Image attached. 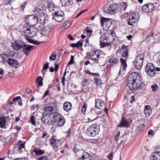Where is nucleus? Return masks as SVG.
Wrapping results in <instances>:
<instances>
[{"mask_svg":"<svg viewBox=\"0 0 160 160\" xmlns=\"http://www.w3.org/2000/svg\"><path fill=\"white\" fill-rule=\"evenodd\" d=\"M71 46L73 48H78V46H77L76 43H72Z\"/></svg>","mask_w":160,"mask_h":160,"instance_id":"nucleus-59","label":"nucleus"},{"mask_svg":"<svg viewBox=\"0 0 160 160\" xmlns=\"http://www.w3.org/2000/svg\"><path fill=\"white\" fill-rule=\"evenodd\" d=\"M79 158L80 160H91L92 156L86 152H83L82 157Z\"/></svg>","mask_w":160,"mask_h":160,"instance_id":"nucleus-21","label":"nucleus"},{"mask_svg":"<svg viewBox=\"0 0 160 160\" xmlns=\"http://www.w3.org/2000/svg\"><path fill=\"white\" fill-rule=\"evenodd\" d=\"M4 75V71L3 69L0 68V78H2Z\"/></svg>","mask_w":160,"mask_h":160,"instance_id":"nucleus-48","label":"nucleus"},{"mask_svg":"<svg viewBox=\"0 0 160 160\" xmlns=\"http://www.w3.org/2000/svg\"><path fill=\"white\" fill-rule=\"evenodd\" d=\"M26 2H25L24 3H23L21 5V10H24L26 5Z\"/></svg>","mask_w":160,"mask_h":160,"instance_id":"nucleus-49","label":"nucleus"},{"mask_svg":"<svg viewBox=\"0 0 160 160\" xmlns=\"http://www.w3.org/2000/svg\"><path fill=\"white\" fill-rule=\"evenodd\" d=\"M38 32V29L36 28L30 27L24 31V36L29 42L36 45H39L41 43L40 42L37 41L33 42L32 40L31 39L37 35Z\"/></svg>","mask_w":160,"mask_h":160,"instance_id":"nucleus-3","label":"nucleus"},{"mask_svg":"<svg viewBox=\"0 0 160 160\" xmlns=\"http://www.w3.org/2000/svg\"><path fill=\"white\" fill-rule=\"evenodd\" d=\"M127 83V86L131 90H138L142 83L140 76L136 72L132 73L128 75Z\"/></svg>","mask_w":160,"mask_h":160,"instance_id":"nucleus-1","label":"nucleus"},{"mask_svg":"<svg viewBox=\"0 0 160 160\" xmlns=\"http://www.w3.org/2000/svg\"><path fill=\"white\" fill-rule=\"evenodd\" d=\"M104 105V101L100 98L95 99V107L99 109H101V108Z\"/></svg>","mask_w":160,"mask_h":160,"instance_id":"nucleus-20","label":"nucleus"},{"mask_svg":"<svg viewBox=\"0 0 160 160\" xmlns=\"http://www.w3.org/2000/svg\"><path fill=\"white\" fill-rule=\"evenodd\" d=\"M33 152L35 153L36 156H41L45 153L44 150H42L37 148H34Z\"/></svg>","mask_w":160,"mask_h":160,"instance_id":"nucleus-23","label":"nucleus"},{"mask_svg":"<svg viewBox=\"0 0 160 160\" xmlns=\"http://www.w3.org/2000/svg\"><path fill=\"white\" fill-rule=\"evenodd\" d=\"M118 4L116 3L111 4L108 8H104L103 11L106 13L112 14L118 8Z\"/></svg>","mask_w":160,"mask_h":160,"instance_id":"nucleus-12","label":"nucleus"},{"mask_svg":"<svg viewBox=\"0 0 160 160\" xmlns=\"http://www.w3.org/2000/svg\"><path fill=\"white\" fill-rule=\"evenodd\" d=\"M89 56L92 60L98 61L100 58L99 52L98 50L92 51L89 53Z\"/></svg>","mask_w":160,"mask_h":160,"instance_id":"nucleus-14","label":"nucleus"},{"mask_svg":"<svg viewBox=\"0 0 160 160\" xmlns=\"http://www.w3.org/2000/svg\"><path fill=\"white\" fill-rule=\"evenodd\" d=\"M145 114L147 116H149L152 113V110H144Z\"/></svg>","mask_w":160,"mask_h":160,"instance_id":"nucleus-44","label":"nucleus"},{"mask_svg":"<svg viewBox=\"0 0 160 160\" xmlns=\"http://www.w3.org/2000/svg\"><path fill=\"white\" fill-rule=\"evenodd\" d=\"M22 47V50L25 54L28 55L30 52L31 51L35 48L34 46L29 45H26L24 43Z\"/></svg>","mask_w":160,"mask_h":160,"instance_id":"nucleus-16","label":"nucleus"},{"mask_svg":"<svg viewBox=\"0 0 160 160\" xmlns=\"http://www.w3.org/2000/svg\"><path fill=\"white\" fill-rule=\"evenodd\" d=\"M44 112L43 115L48 116L50 117L51 115L55 113L52 106H49L47 105H45L44 108Z\"/></svg>","mask_w":160,"mask_h":160,"instance_id":"nucleus-13","label":"nucleus"},{"mask_svg":"<svg viewBox=\"0 0 160 160\" xmlns=\"http://www.w3.org/2000/svg\"><path fill=\"white\" fill-rule=\"evenodd\" d=\"M70 25L71 23L69 22H66L63 24V27L65 29H67L70 26Z\"/></svg>","mask_w":160,"mask_h":160,"instance_id":"nucleus-40","label":"nucleus"},{"mask_svg":"<svg viewBox=\"0 0 160 160\" xmlns=\"http://www.w3.org/2000/svg\"><path fill=\"white\" fill-rule=\"evenodd\" d=\"M108 62L109 63L111 66H113L115 64H117L118 62V59L115 58H109Z\"/></svg>","mask_w":160,"mask_h":160,"instance_id":"nucleus-28","label":"nucleus"},{"mask_svg":"<svg viewBox=\"0 0 160 160\" xmlns=\"http://www.w3.org/2000/svg\"><path fill=\"white\" fill-rule=\"evenodd\" d=\"M144 58V55L143 54H140L137 57L135 62V67L137 69H140L142 65Z\"/></svg>","mask_w":160,"mask_h":160,"instance_id":"nucleus-9","label":"nucleus"},{"mask_svg":"<svg viewBox=\"0 0 160 160\" xmlns=\"http://www.w3.org/2000/svg\"><path fill=\"white\" fill-rule=\"evenodd\" d=\"M128 49H126L124 51H123L122 57L123 58H127L128 56Z\"/></svg>","mask_w":160,"mask_h":160,"instance_id":"nucleus-36","label":"nucleus"},{"mask_svg":"<svg viewBox=\"0 0 160 160\" xmlns=\"http://www.w3.org/2000/svg\"><path fill=\"white\" fill-rule=\"evenodd\" d=\"M157 63L159 65H160V53L158 55V60L157 61Z\"/></svg>","mask_w":160,"mask_h":160,"instance_id":"nucleus-56","label":"nucleus"},{"mask_svg":"<svg viewBox=\"0 0 160 160\" xmlns=\"http://www.w3.org/2000/svg\"><path fill=\"white\" fill-rule=\"evenodd\" d=\"M99 126L97 124H92L87 129L86 133L89 136L94 137L99 132Z\"/></svg>","mask_w":160,"mask_h":160,"instance_id":"nucleus-6","label":"nucleus"},{"mask_svg":"<svg viewBox=\"0 0 160 160\" xmlns=\"http://www.w3.org/2000/svg\"><path fill=\"white\" fill-rule=\"evenodd\" d=\"M59 68V65L58 64H57L56 65L55 68H54V70L56 72H57L58 71Z\"/></svg>","mask_w":160,"mask_h":160,"instance_id":"nucleus-63","label":"nucleus"},{"mask_svg":"<svg viewBox=\"0 0 160 160\" xmlns=\"http://www.w3.org/2000/svg\"><path fill=\"white\" fill-rule=\"evenodd\" d=\"M52 122L58 127L63 126L65 122L64 117L60 113H55L52 117Z\"/></svg>","mask_w":160,"mask_h":160,"instance_id":"nucleus-5","label":"nucleus"},{"mask_svg":"<svg viewBox=\"0 0 160 160\" xmlns=\"http://www.w3.org/2000/svg\"><path fill=\"white\" fill-rule=\"evenodd\" d=\"M41 120L42 122H43L44 123H45L46 122V119L45 118V116H44L43 117L42 119Z\"/></svg>","mask_w":160,"mask_h":160,"instance_id":"nucleus-62","label":"nucleus"},{"mask_svg":"<svg viewBox=\"0 0 160 160\" xmlns=\"http://www.w3.org/2000/svg\"><path fill=\"white\" fill-rule=\"evenodd\" d=\"M120 61L122 64V67H123V69H125L127 67V64L125 60L122 58L120 59Z\"/></svg>","mask_w":160,"mask_h":160,"instance_id":"nucleus-35","label":"nucleus"},{"mask_svg":"<svg viewBox=\"0 0 160 160\" xmlns=\"http://www.w3.org/2000/svg\"><path fill=\"white\" fill-rule=\"evenodd\" d=\"M15 0H5V3L6 4H9L11 3V1H14Z\"/></svg>","mask_w":160,"mask_h":160,"instance_id":"nucleus-55","label":"nucleus"},{"mask_svg":"<svg viewBox=\"0 0 160 160\" xmlns=\"http://www.w3.org/2000/svg\"><path fill=\"white\" fill-rule=\"evenodd\" d=\"M74 57L73 56H71L70 61L68 63V65H70L72 64L74 62Z\"/></svg>","mask_w":160,"mask_h":160,"instance_id":"nucleus-43","label":"nucleus"},{"mask_svg":"<svg viewBox=\"0 0 160 160\" xmlns=\"http://www.w3.org/2000/svg\"><path fill=\"white\" fill-rule=\"evenodd\" d=\"M56 58V55L53 54H52L49 57V59L51 61H52L55 60Z\"/></svg>","mask_w":160,"mask_h":160,"instance_id":"nucleus-41","label":"nucleus"},{"mask_svg":"<svg viewBox=\"0 0 160 160\" xmlns=\"http://www.w3.org/2000/svg\"><path fill=\"white\" fill-rule=\"evenodd\" d=\"M152 91L155 92L157 91L158 88V85L156 84H154L151 86Z\"/></svg>","mask_w":160,"mask_h":160,"instance_id":"nucleus-37","label":"nucleus"},{"mask_svg":"<svg viewBox=\"0 0 160 160\" xmlns=\"http://www.w3.org/2000/svg\"><path fill=\"white\" fill-rule=\"evenodd\" d=\"M116 35L114 32H108L103 35H102L100 39V46L102 48L109 45L115 39Z\"/></svg>","mask_w":160,"mask_h":160,"instance_id":"nucleus-2","label":"nucleus"},{"mask_svg":"<svg viewBox=\"0 0 160 160\" xmlns=\"http://www.w3.org/2000/svg\"><path fill=\"white\" fill-rule=\"evenodd\" d=\"M131 101L130 102L131 103H133L135 101V98L134 96H132L131 97Z\"/></svg>","mask_w":160,"mask_h":160,"instance_id":"nucleus-54","label":"nucleus"},{"mask_svg":"<svg viewBox=\"0 0 160 160\" xmlns=\"http://www.w3.org/2000/svg\"><path fill=\"white\" fill-rule=\"evenodd\" d=\"M65 133L66 134L67 137H69L71 134V130L69 129L67 131H66Z\"/></svg>","mask_w":160,"mask_h":160,"instance_id":"nucleus-45","label":"nucleus"},{"mask_svg":"<svg viewBox=\"0 0 160 160\" xmlns=\"http://www.w3.org/2000/svg\"><path fill=\"white\" fill-rule=\"evenodd\" d=\"M73 150L75 153H76L77 157L78 158L80 157V156H78V155L82 154V152L80 151L75 147H74Z\"/></svg>","mask_w":160,"mask_h":160,"instance_id":"nucleus-32","label":"nucleus"},{"mask_svg":"<svg viewBox=\"0 0 160 160\" xmlns=\"http://www.w3.org/2000/svg\"><path fill=\"white\" fill-rule=\"evenodd\" d=\"M21 99V98L20 96H18L14 98L13 99V101H14L19 100Z\"/></svg>","mask_w":160,"mask_h":160,"instance_id":"nucleus-52","label":"nucleus"},{"mask_svg":"<svg viewBox=\"0 0 160 160\" xmlns=\"http://www.w3.org/2000/svg\"><path fill=\"white\" fill-rule=\"evenodd\" d=\"M87 107V104H86V103L85 102H84L83 105L81 109L82 112L84 114H85L86 113Z\"/></svg>","mask_w":160,"mask_h":160,"instance_id":"nucleus-38","label":"nucleus"},{"mask_svg":"<svg viewBox=\"0 0 160 160\" xmlns=\"http://www.w3.org/2000/svg\"><path fill=\"white\" fill-rule=\"evenodd\" d=\"M37 19V23L38 22L42 25H45L48 22V17L44 12L43 9L37 8L35 11Z\"/></svg>","mask_w":160,"mask_h":160,"instance_id":"nucleus-4","label":"nucleus"},{"mask_svg":"<svg viewBox=\"0 0 160 160\" xmlns=\"http://www.w3.org/2000/svg\"><path fill=\"white\" fill-rule=\"evenodd\" d=\"M31 123L33 125H36V122L35 121V118L33 115H32L31 117Z\"/></svg>","mask_w":160,"mask_h":160,"instance_id":"nucleus-42","label":"nucleus"},{"mask_svg":"<svg viewBox=\"0 0 160 160\" xmlns=\"http://www.w3.org/2000/svg\"><path fill=\"white\" fill-rule=\"evenodd\" d=\"M2 56V58L3 59V61H5V57H8L9 56V55H8V54H3L1 55Z\"/></svg>","mask_w":160,"mask_h":160,"instance_id":"nucleus-47","label":"nucleus"},{"mask_svg":"<svg viewBox=\"0 0 160 160\" xmlns=\"http://www.w3.org/2000/svg\"><path fill=\"white\" fill-rule=\"evenodd\" d=\"M68 37L71 40H74L73 37L70 34H69V35H68Z\"/></svg>","mask_w":160,"mask_h":160,"instance_id":"nucleus-64","label":"nucleus"},{"mask_svg":"<svg viewBox=\"0 0 160 160\" xmlns=\"http://www.w3.org/2000/svg\"><path fill=\"white\" fill-rule=\"evenodd\" d=\"M109 19L107 18H102L101 21V23L102 27L105 28L104 26L108 28L110 26V24H108L109 23Z\"/></svg>","mask_w":160,"mask_h":160,"instance_id":"nucleus-19","label":"nucleus"},{"mask_svg":"<svg viewBox=\"0 0 160 160\" xmlns=\"http://www.w3.org/2000/svg\"><path fill=\"white\" fill-rule=\"evenodd\" d=\"M24 20L26 23L30 27L33 26L37 24V19L36 14L29 15L25 18Z\"/></svg>","mask_w":160,"mask_h":160,"instance_id":"nucleus-7","label":"nucleus"},{"mask_svg":"<svg viewBox=\"0 0 160 160\" xmlns=\"http://www.w3.org/2000/svg\"><path fill=\"white\" fill-rule=\"evenodd\" d=\"M151 160H160V152L153 153L151 157Z\"/></svg>","mask_w":160,"mask_h":160,"instance_id":"nucleus-22","label":"nucleus"},{"mask_svg":"<svg viewBox=\"0 0 160 160\" xmlns=\"http://www.w3.org/2000/svg\"><path fill=\"white\" fill-rule=\"evenodd\" d=\"M49 67V64L48 63L45 64L43 67L42 69L46 70Z\"/></svg>","mask_w":160,"mask_h":160,"instance_id":"nucleus-50","label":"nucleus"},{"mask_svg":"<svg viewBox=\"0 0 160 160\" xmlns=\"http://www.w3.org/2000/svg\"><path fill=\"white\" fill-rule=\"evenodd\" d=\"M62 6L63 7H67L73 4L72 0H60Z\"/></svg>","mask_w":160,"mask_h":160,"instance_id":"nucleus-24","label":"nucleus"},{"mask_svg":"<svg viewBox=\"0 0 160 160\" xmlns=\"http://www.w3.org/2000/svg\"><path fill=\"white\" fill-rule=\"evenodd\" d=\"M50 142L53 148H57L60 145V141L56 139L54 137L51 138L50 140Z\"/></svg>","mask_w":160,"mask_h":160,"instance_id":"nucleus-17","label":"nucleus"},{"mask_svg":"<svg viewBox=\"0 0 160 160\" xmlns=\"http://www.w3.org/2000/svg\"><path fill=\"white\" fill-rule=\"evenodd\" d=\"M153 133V131L152 130H150L148 132V135H152Z\"/></svg>","mask_w":160,"mask_h":160,"instance_id":"nucleus-60","label":"nucleus"},{"mask_svg":"<svg viewBox=\"0 0 160 160\" xmlns=\"http://www.w3.org/2000/svg\"><path fill=\"white\" fill-rule=\"evenodd\" d=\"M48 158L45 156H42L40 157L38 160H48Z\"/></svg>","mask_w":160,"mask_h":160,"instance_id":"nucleus-51","label":"nucleus"},{"mask_svg":"<svg viewBox=\"0 0 160 160\" xmlns=\"http://www.w3.org/2000/svg\"><path fill=\"white\" fill-rule=\"evenodd\" d=\"M7 62L9 65L13 67H15L18 65L17 61L15 59L9 58Z\"/></svg>","mask_w":160,"mask_h":160,"instance_id":"nucleus-26","label":"nucleus"},{"mask_svg":"<svg viewBox=\"0 0 160 160\" xmlns=\"http://www.w3.org/2000/svg\"><path fill=\"white\" fill-rule=\"evenodd\" d=\"M43 79L41 76L38 77L36 80V82L38 84V86H42V85Z\"/></svg>","mask_w":160,"mask_h":160,"instance_id":"nucleus-30","label":"nucleus"},{"mask_svg":"<svg viewBox=\"0 0 160 160\" xmlns=\"http://www.w3.org/2000/svg\"><path fill=\"white\" fill-rule=\"evenodd\" d=\"M122 5L123 8L124 10H126L127 7V4L125 2H122Z\"/></svg>","mask_w":160,"mask_h":160,"instance_id":"nucleus-46","label":"nucleus"},{"mask_svg":"<svg viewBox=\"0 0 160 160\" xmlns=\"http://www.w3.org/2000/svg\"><path fill=\"white\" fill-rule=\"evenodd\" d=\"M72 106L71 103L68 102H66L63 104L64 110L67 112H68L71 109Z\"/></svg>","mask_w":160,"mask_h":160,"instance_id":"nucleus-25","label":"nucleus"},{"mask_svg":"<svg viewBox=\"0 0 160 160\" xmlns=\"http://www.w3.org/2000/svg\"><path fill=\"white\" fill-rule=\"evenodd\" d=\"M89 117L88 118V120L92 121L96 119L97 118L96 115L95 113H92V112H90L89 113Z\"/></svg>","mask_w":160,"mask_h":160,"instance_id":"nucleus-29","label":"nucleus"},{"mask_svg":"<svg viewBox=\"0 0 160 160\" xmlns=\"http://www.w3.org/2000/svg\"><path fill=\"white\" fill-rule=\"evenodd\" d=\"M90 81L89 79L84 77L83 80L82 82V86H85L87 84H89Z\"/></svg>","mask_w":160,"mask_h":160,"instance_id":"nucleus-33","label":"nucleus"},{"mask_svg":"<svg viewBox=\"0 0 160 160\" xmlns=\"http://www.w3.org/2000/svg\"><path fill=\"white\" fill-rule=\"evenodd\" d=\"M76 44L77 46H78V48L82 46V43L80 42H77Z\"/></svg>","mask_w":160,"mask_h":160,"instance_id":"nucleus-57","label":"nucleus"},{"mask_svg":"<svg viewBox=\"0 0 160 160\" xmlns=\"http://www.w3.org/2000/svg\"><path fill=\"white\" fill-rule=\"evenodd\" d=\"M6 123V119L3 117L0 118V127L3 128Z\"/></svg>","mask_w":160,"mask_h":160,"instance_id":"nucleus-31","label":"nucleus"},{"mask_svg":"<svg viewBox=\"0 0 160 160\" xmlns=\"http://www.w3.org/2000/svg\"><path fill=\"white\" fill-rule=\"evenodd\" d=\"M145 71L148 76L150 77L154 76L156 73L154 65L152 63H148L145 67Z\"/></svg>","mask_w":160,"mask_h":160,"instance_id":"nucleus-8","label":"nucleus"},{"mask_svg":"<svg viewBox=\"0 0 160 160\" xmlns=\"http://www.w3.org/2000/svg\"><path fill=\"white\" fill-rule=\"evenodd\" d=\"M86 32L88 33H91L92 32V30L90 29L89 28L87 27L86 29Z\"/></svg>","mask_w":160,"mask_h":160,"instance_id":"nucleus-53","label":"nucleus"},{"mask_svg":"<svg viewBox=\"0 0 160 160\" xmlns=\"http://www.w3.org/2000/svg\"><path fill=\"white\" fill-rule=\"evenodd\" d=\"M25 143H22L19 145L18 148V152L20 153L22 152V148H25Z\"/></svg>","mask_w":160,"mask_h":160,"instance_id":"nucleus-34","label":"nucleus"},{"mask_svg":"<svg viewBox=\"0 0 160 160\" xmlns=\"http://www.w3.org/2000/svg\"><path fill=\"white\" fill-rule=\"evenodd\" d=\"M151 110V108L149 106L147 105L145 106L144 110Z\"/></svg>","mask_w":160,"mask_h":160,"instance_id":"nucleus-58","label":"nucleus"},{"mask_svg":"<svg viewBox=\"0 0 160 160\" xmlns=\"http://www.w3.org/2000/svg\"><path fill=\"white\" fill-rule=\"evenodd\" d=\"M52 18L58 22H61L64 19V13L62 11H59L54 12Z\"/></svg>","mask_w":160,"mask_h":160,"instance_id":"nucleus-10","label":"nucleus"},{"mask_svg":"<svg viewBox=\"0 0 160 160\" xmlns=\"http://www.w3.org/2000/svg\"><path fill=\"white\" fill-rule=\"evenodd\" d=\"M139 15L138 13L134 12L131 14L129 16L128 24L133 25V23L138 22L139 20Z\"/></svg>","mask_w":160,"mask_h":160,"instance_id":"nucleus-11","label":"nucleus"},{"mask_svg":"<svg viewBox=\"0 0 160 160\" xmlns=\"http://www.w3.org/2000/svg\"><path fill=\"white\" fill-rule=\"evenodd\" d=\"M129 122L124 118L122 117V118L121 121L120 125L118 126V127H125L128 125Z\"/></svg>","mask_w":160,"mask_h":160,"instance_id":"nucleus-27","label":"nucleus"},{"mask_svg":"<svg viewBox=\"0 0 160 160\" xmlns=\"http://www.w3.org/2000/svg\"><path fill=\"white\" fill-rule=\"evenodd\" d=\"M24 43V42L21 41H15L12 44V46L14 49L18 50L21 48Z\"/></svg>","mask_w":160,"mask_h":160,"instance_id":"nucleus-18","label":"nucleus"},{"mask_svg":"<svg viewBox=\"0 0 160 160\" xmlns=\"http://www.w3.org/2000/svg\"><path fill=\"white\" fill-rule=\"evenodd\" d=\"M108 158L110 159H112L113 157V154L112 153H110L108 156Z\"/></svg>","mask_w":160,"mask_h":160,"instance_id":"nucleus-61","label":"nucleus"},{"mask_svg":"<svg viewBox=\"0 0 160 160\" xmlns=\"http://www.w3.org/2000/svg\"><path fill=\"white\" fill-rule=\"evenodd\" d=\"M154 8V5L152 3L146 4L143 5L142 8L143 12L146 13L151 12Z\"/></svg>","mask_w":160,"mask_h":160,"instance_id":"nucleus-15","label":"nucleus"},{"mask_svg":"<svg viewBox=\"0 0 160 160\" xmlns=\"http://www.w3.org/2000/svg\"><path fill=\"white\" fill-rule=\"evenodd\" d=\"M94 81L96 82V84L98 85H100L102 83V81L99 78H95L94 79Z\"/></svg>","mask_w":160,"mask_h":160,"instance_id":"nucleus-39","label":"nucleus"}]
</instances>
